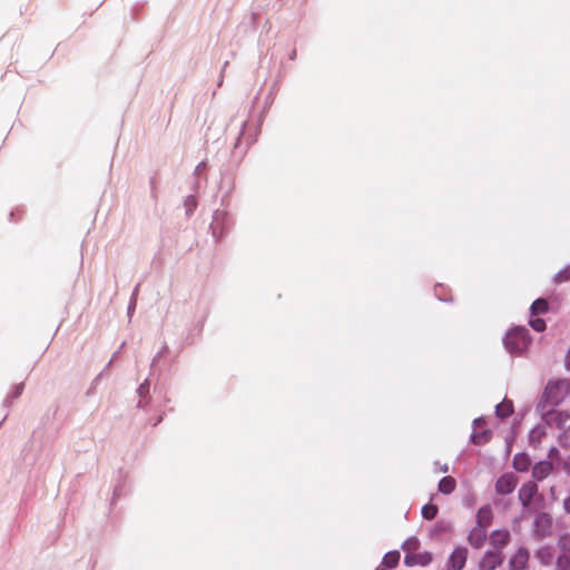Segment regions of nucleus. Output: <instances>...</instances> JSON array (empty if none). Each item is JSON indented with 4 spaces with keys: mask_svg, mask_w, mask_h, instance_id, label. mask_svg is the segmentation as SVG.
Returning a JSON list of instances; mask_svg holds the SVG:
<instances>
[{
    "mask_svg": "<svg viewBox=\"0 0 570 570\" xmlns=\"http://www.w3.org/2000/svg\"><path fill=\"white\" fill-rule=\"evenodd\" d=\"M558 548L560 549L561 553L570 554V534H562L559 537Z\"/></svg>",
    "mask_w": 570,
    "mask_h": 570,
    "instance_id": "b1692460",
    "label": "nucleus"
},
{
    "mask_svg": "<svg viewBox=\"0 0 570 570\" xmlns=\"http://www.w3.org/2000/svg\"><path fill=\"white\" fill-rule=\"evenodd\" d=\"M376 570H385V569H383V568H377Z\"/></svg>",
    "mask_w": 570,
    "mask_h": 570,
    "instance_id": "72a5a7b5",
    "label": "nucleus"
},
{
    "mask_svg": "<svg viewBox=\"0 0 570 570\" xmlns=\"http://www.w3.org/2000/svg\"><path fill=\"white\" fill-rule=\"evenodd\" d=\"M490 541L497 550L501 551L510 541V532L508 530H497L491 534Z\"/></svg>",
    "mask_w": 570,
    "mask_h": 570,
    "instance_id": "1a4fd4ad",
    "label": "nucleus"
},
{
    "mask_svg": "<svg viewBox=\"0 0 570 570\" xmlns=\"http://www.w3.org/2000/svg\"><path fill=\"white\" fill-rule=\"evenodd\" d=\"M513 412V406L511 401H503L495 407V414L498 417L504 419L509 416Z\"/></svg>",
    "mask_w": 570,
    "mask_h": 570,
    "instance_id": "6ab92c4d",
    "label": "nucleus"
},
{
    "mask_svg": "<svg viewBox=\"0 0 570 570\" xmlns=\"http://www.w3.org/2000/svg\"><path fill=\"white\" fill-rule=\"evenodd\" d=\"M560 443L563 446L570 448V424H568L559 435Z\"/></svg>",
    "mask_w": 570,
    "mask_h": 570,
    "instance_id": "a878e982",
    "label": "nucleus"
},
{
    "mask_svg": "<svg viewBox=\"0 0 570 570\" xmlns=\"http://www.w3.org/2000/svg\"><path fill=\"white\" fill-rule=\"evenodd\" d=\"M517 485V479L514 478L513 474L511 473H508V474H504L502 475L498 481H497V492L501 495H507V494H510L514 488Z\"/></svg>",
    "mask_w": 570,
    "mask_h": 570,
    "instance_id": "6e6552de",
    "label": "nucleus"
},
{
    "mask_svg": "<svg viewBox=\"0 0 570 570\" xmlns=\"http://www.w3.org/2000/svg\"><path fill=\"white\" fill-rule=\"evenodd\" d=\"M531 464L530 458L525 453H518L513 458V466L520 472H524Z\"/></svg>",
    "mask_w": 570,
    "mask_h": 570,
    "instance_id": "4468645a",
    "label": "nucleus"
},
{
    "mask_svg": "<svg viewBox=\"0 0 570 570\" xmlns=\"http://www.w3.org/2000/svg\"><path fill=\"white\" fill-rule=\"evenodd\" d=\"M569 413L560 410H552L544 414L543 420L548 425L563 430L569 421Z\"/></svg>",
    "mask_w": 570,
    "mask_h": 570,
    "instance_id": "20e7f679",
    "label": "nucleus"
},
{
    "mask_svg": "<svg viewBox=\"0 0 570 570\" xmlns=\"http://www.w3.org/2000/svg\"><path fill=\"white\" fill-rule=\"evenodd\" d=\"M537 559L544 566H548L553 560V550L550 547L540 548L535 552Z\"/></svg>",
    "mask_w": 570,
    "mask_h": 570,
    "instance_id": "2eb2a0df",
    "label": "nucleus"
},
{
    "mask_svg": "<svg viewBox=\"0 0 570 570\" xmlns=\"http://www.w3.org/2000/svg\"><path fill=\"white\" fill-rule=\"evenodd\" d=\"M530 325L537 332H542L546 328V323L541 318H532Z\"/></svg>",
    "mask_w": 570,
    "mask_h": 570,
    "instance_id": "cd10ccee",
    "label": "nucleus"
},
{
    "mask_svg": "<svg viewBox=\"0 0 570 570\" xmlns=\"http://www.w3.org/2000/svg\"><path fill=\"white\" fill-rule=\"evenodd\" d=\"M530 502H531V501L524 500V501H523V505H524V507H528V504H529Z\"/></svg>",
    "mask_w": 570,
    "mask_h": 570,
    "instance_id": "473e14b6",
    "label": "nucleus"
},
{
    "mask_svg": "<svg viewBox=\"0 0 570 570\" xmlns=\"http://www.w3.org/2000/svg\"><path fill=\"white\" fill-rule=\"evenodd\" d=\"M556 570H570V554L560 553L557 559Z\"/></svg>",
    "mask_w": 570,
    "mask_h": 570,
    "instance_id": "4be33fe9",
    "label": "nucleus"
},
{
    "mask_svg": "<svg viewBox=\"0 0 570 570\" xmlns=\"http://www.w3.org/2000/svg\"><path fill=\"white\" fill-rule=\"evenodd\" d=\"M557 452H558V451H557V449H554V448H553V449H551L549 456L551 458V456H552L554 453H557Z\"/></svg>",
    "mask_w": 570,
    "mask_h": 570,
    "instance_id": "2f4dec72",
    "label": "nucleus"
},
{
    "mask_svg": "<svg viewBox=\"0 0 570 570\" xmlns=\"http://www.w3.org/2000/svg\"><path fill=\"white\" fill-rule=\"evenodd\" d=\"M546 435L543 426L538 425L533 428L529 433V442L531 445L537 446Z\"/></svg>",
    "mask_w": 570,
    "mask_h": 570,
    "instance_id": "dca6fc26",
    "label": "nucleus"
},
{
    "mask_svg": "<svg viewBox=\"0 0 570 570\" xmlns=\"http://www.w3.org/2000/svg\"><path fill=\"white\" fill-rule=\"evenodd\" d=\"M563 468L570 474V456L564 461Z\"/></svg>",
    "mask_w": 570,
    "mask_h": 570,
    "instance_id": "c85d7f7f",
    "label": "nucleus"
},
{
    "mask_svg": "<svg viewBox=\"0 0 570 570\" xmlns=\"http://www.w3.org/2000/svg\"><path fill=\"white\" fill-rule=\"evenodd\" d=\"M552 532V519L547 513H540L534 520V534L538 539L547 538Z\"/></svg>",
    "mask_w": 570,
    "mask_h": 570,
    "instance_id": "f03ea898",
    "label": "nucleus"
},
{
    "mask_svg": "<svg viewBox=\"0 0 570 570\" xmlns=\"http://www.w3.org/2000/svg\"><path fill=\"white\" fill-rule=\"evenodd\" d=\"M483 423V419H475L473 421V425H474V431L471 435V439H472V442L475 443V444H483L485 443L487 441H489L490 439V431H482V432H478L476 429L479 426H481V424Z\"/></svg>",
    "mask_w": 570,
    "mask_h": 570,
    "instance_id": "9b49d317",
    "label": "nucleus"
},
{
    "mask_svg": "<svg viewBox=\"0 0 570 570\" xmlns=\"http://www.w3.org/2000/svg\"><path fill=\"white\" fill-rule=\"evenodd\" d=\"M570 279V266H567L556 275V281L561 283Z\"/></svg>",
    "mask_w": 570,
    "mask_h": 570,
    "instance_id": "bb28decb",
    "label": "nucleus"
},
{
    "mask_svg": "<svg viewBox=\"0 0 570 570\" xmlns=\"http://www.w3.org/2000/svg\"><path fill=\"white\" fill-rule=\"evenodd\" d=\"M503 559V554L500 550L487 551L479 563V569L494 570L502 564Z\"/></svg>",
    "mask_w": 570,
    "mask_h": 570,
    "instance_id": "7ed1b4c3",
    "label": "nucleus"
},
{
    "mask_svg": "<svg viewBox=\"0 0 570 570\" xmlns=\"http://www.w3.org/2000/svg\"><path fill=\"white\" fill-rule=\"evenodd\" d=\"M432 554L428 551L424 552H415L413 554H405L404 563L407 567L421 566L425 567L431 563Z\"/></svg>",
    "mask_w": 570,
    "mask_h": 570,
    "instance_id": "39448f33",
    "label": "nucleus"
},
{
    "mask_svg": "<svg viewBox=\"0 0 570 570\" xmlns=\"http://www.w3.org/2000/svg\"><path fill=\"white\" fill-rule=\"evenodd\" d=\"M487 539V532L485 529L475 527L471 530L468 540L471 546L474 548H481Z\"/></svg>",
    "mask_w": 570,
    "mask_h": 570,
    "instance_id": "9d476101",
    "label": "nucleus"
},
{
    "mask_svg": "<svg viewBox=\"0 0 570 570\" xmlns=\"http://www.w3.org/2000/svg\"><path fill=\"white\" fill-rule=\"evenodd\" d=\"M492 521V511L489 505L482 507L476 514V527L487 529Z\"/></svg>",
    "mask_w": 570,
    "mask_h": 570,
    "instance_id": "f8f14e48",
    "label": "nucleus"
},
{
    "mask_svg": "<svg viewBox=\"0 0 570 570\" xmlns=\"http://www.w3.org/2000/svg\"><path fill=\"white\" fill-rule=\"evenodd\" d=\"M547 309H548V303H547V301H544L542 298L534 301L533 304L531 305V314L532 315L542 314Z\"/></svg>",
    "mask_w": 570,
    "mask_h": 570,
    "instance_id": "5701e85b",
    "label": "nucleus"
},
{
    "mask_svg": "<svg viewBox=\"0 0 570 570\" xmlns=\"http://www.w3.org/2000/svg\"><path fill=\"white\" fill-rule=\"evenodd\" d=\"M529 551L525 548H520L510 559V570H524L529 561Z\"/></svg>",
    "mask_w": 570,
    "mask_h": 570,
    "instance_id": "423d86ee",
    "label": "nucleus"
},
{
    "mask_svg": "<svg viewBox=\"0 0 570 570\" xmlns=\"http://www.w3.org/2000/svg\"><path fill=\"white\" fill-rule=\"evenodd\" d=\"M438 513V507L434 505V504H425L423 508H422V515L424 519L426 520H432L435 518Z\"/></svg>",
    "mask_w": 570,
    "mask_h": 570,
    "instance_id": "393cba45",
    "label": "nucleus"
},
{
    "mask_svg": "<svg viewBox=\"0 0 570 570\" xmlns=\"http://www.w3.org/2000/svg\"><path fill=\"white\" fill-rule=\"evenodd\" d=\"M530 337L524 327H517L508 332L504 337L505 350L513 355H521L530 345Z\"/></svg>",
    "mask_w": 570,
    "mask_h": 570,
    "instance_id": "f257e3e1",
    "label": "nucleus"
},
{
    "mask_svg": "<svg viewBox=\"0 0 570 570\" xmlns=\"http://www.w3.org/2000/svg\"><path fill=\"white\" fill-rule=\"evenodd\" d=\"M563 503L566 511L570 513V501H563Z\"/></svg>",
    "mask_w": 570,
    "mask_h": 570,
    "instance_id": "c756f323",
    "label": "nucleus"
},
{
    "mask_svg": "<svg viewBox=\"0 0 570 570\" xmlns=\"http://www.w3.org/2000/svg\"><path fill=\"white\" fill-rule=\"evenodd\" d=\"M420 547L421 542L416 537L406 539L402 544V549L406 552V554H413L417 552Z\"/></svg>",
    "mask_w": 570,
    "mask_h": 570,
    "instance_id": "f3484780",
    "label": "nucleus"
},
{
    "mask_svg": "<svg viewBox=\"0 0 570 570\" xmlns=\"http://www.w3.org/2000/svg\"><path fill=\"white\" fill-rule=\"evenodd\" d=\"M455 482L452 478H443L439 483V489L443 494H450L454 489Z\"/></svg>",
    "mask_w": 570,
    "mask_h": 570,
    "instance_id": "412c9836",
    "label": "nucleus"
},
{
    "mask_svg": "<svg viewBox=\"0 0 570 570\" xmlns=\"http://www.w3.org/2000/svg\"><path fill=\"white\" fill-rule=\"evenodd\" d=\"M567 366L570 368V348H569V352L567 354Z\"/></svg>",
    "mask_w": 570,
    "mask_h": 570,
    "instance_id": "7c9ffc66",
    "label": "nucleus"
},
{
    "mask_svg": "<svg viewBox=\"0 0 570 570\" xmlns=\"http://www.w3.org/2000/svg\"><path fill=\"white\" fill-rule=\"evenodd\" d=\"M400 557L399 551H390L384 556L382 564L387 569H393L399 564Z\"/></svg>",
    "mask_w": 570,
    "mask_h": 570,
    "instance_id": "a211bd4d",
    "label": "nucleus"
},
{
    "mask_svg": "<svg viewBox=\"0 0 570 570\" xmlns=\"http://www.w3.org/2000/svg\"><path fill=\"white\" fill-rule=\"evenodd\" d=\"M535 492L537 484L533 482H528L520 490V499H531Z\"/></svg>",
    "mask_w": 570,
    "mask_h": 570,
    "instance_id": "aec40b11",
    "label": "nucleus"
},
{
    "mask_svg": "<svg viewBox=\"0 0 570 570\" xmlns=\"http://www.w3.org/2000/svg\"><path fill=\"white\" fill-rule=\"evenodd\" d=\"M551 464L547 461L539 462L534 465L532 474L535 479L542 480L551 472Z\"/></svg>",
    "mask_w": 570,
    "mask_h": 570,
    "instance_id": "ddd939ff",
    "label": "nucleus"
},
{
    "mask_svg": "<svg viewBox=\"0 0 570 570\" xmlns=\"http://www.w3.org/2000/svg\"><path fill=\"white\" fill-rule=\"evenodd\" d=\"M468 558V550L465 548H456L449 558V567L451 570H462L465 566Z\"/></svg>",
    "mask_w": 570,
    "mask_h": 570,
    "instance_id": "0eeeda50",
    "label": "nucleus"
}]
</instances>
